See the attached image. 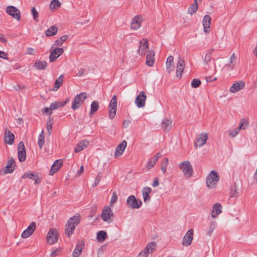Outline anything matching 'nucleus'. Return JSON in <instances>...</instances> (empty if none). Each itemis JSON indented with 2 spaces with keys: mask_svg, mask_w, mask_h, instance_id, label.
<instances>
[{
  "mask_svg": "<svg viewBox=\"0 0 257 257\" xmlns=\"http://www.w3.org/2000/svg\"><path fill=\"white\" fill-rule=\"evenodd\" d=\"M59 251V249H56L54 250H53L51 253V256H57V254H58V252Z\"/></svg>",
  "mask_w": 257,
  "mask_h": 257,
  "instance_id": "62",
  "label": "nucleus"
},
{
  "mask_svg": "<svg viewBox=\"0 0 257 257\" xmlns=\"http://www.w3.org/2000/svg\"><path fill=\"white\" fill-rule=\"evenodd\" d=\"M201 81L199 79H194L191 82V86L193 88H197L199 86Z\"/></svg>",
  "mask_w": 257,
  "mask_h": 257,
  "instance_id": "51",
  "label": "nucleus"
},
{
  "mask_svg": "<svg viewBox=\"0 0 257 257\" xmlns=\"http://www.w3.org/2000/svg\"><path fill=\"white\" fill-rule=\"evenodd\" d=\"M142 22V16L141 15L136 16L132 20L131 25V29L133 30L139 29L141 27Z\"/></svg>",
  "mask_w": 257,
  "mask_h": 257,
  "instance_id": "20",
  "label": "nucleus"
},
{
  "mask_svg": "<svg viewBox=\"0 0 257 257\" xmlns=\"http://www.w3.org/2000/svg\"><path fill=\"white\" fill-rule=\"evenodd\" d=\"M147 95L144 91H141L136 97L135 104L139 108H141L145 105Z\"/></svg>",
  "mask_w": 257,
  "mask_h": 257,
  "instance_id": "10",
  "label": "nucleus"
},
{
  "mask_svg": "<svg viewBox=\"0 0 257 257\" xmlns=\"http://www.w3.org/2000/svg\"><path fill=\"white\" fill-rule=\"evenodd\" d=\"M64 52L62 48L56 47L51 51L49 55V61L50 62H54L57 58L61 55Z\"/></svg>",
  "mask_w": 257,
  "mask_h": 257,
  "instance_id": "11",
  "label": "nucleus"
},
{
  "mask_svg": "<svg viewBox=\"0 0 257 257\" xmlns=\"http://www.w3.org/2000/svg\"><path fill=\"white\" fill-rule=\"evenodd\" d=\"M0 41L3 42V43H6L7 42L6 39L2 34H0Z\"/></svg>",
  "mask_w": 257,
  "mask_h": 257,
  "instance_id": "63",
  "label": "nucleus"
},
{
  "mask_svg": "<svg viewBox=\"0 0 257 257\" xmlns=\"http://www.w3.org/2000/svg\"><path fill=\"white\" fill-rule=\"evenodd\" d=\"M109 118L110 119H113L115 116L117 109V100L116 95L113 96L111 99L109 105Z\"/></svg>",
  "mask_w": 257,
  "mask_h": 257,
  "instance_id": "8",
  "label": "nucleus"
},
{
  "mask_svg": "<svg viewBox=\"0 0 257 257\" xmlns=\"http://www.w3.org/2000/svg\"><path fill=\"white\" fill-rule=\"evenodd\" d=\"M156 243L155 242H151L147 244L145 249L140 253V254L143 257H147L149 253H152L156 249Z\"/></svg>",
  "mask_w": 257,
  "mask_h": 257,
  "instance_id": "17",
  "label": "nucleus"
},
{
  "mask_svg": "<svg viewBox=\"0 0 257 257\" xmlns=\"http://www.w3.org/2000/svg\"><path fill=\"white\" fill-rule=\"evenodd\" d=\"M152 189L149 187H144L142 190L143 200L145 202H148L150 200L149 194L151 192Z\"/></svg>",
  "mask_w": 257,
  "mask_h": 257,
  "instance_id": "32",
  "label": "nucleus"
},
{
  "mask_svg": "<svg viewBox=\"0 0 257 257\" xmlns=\"http://www.w3.org/2000/svg\"><path fill=\"white\" fill-rule=\"evenodd\" d=\"M198 5L197 0H194V3L188 8L187 12L190 15L194 14L198 10Z\"/></svg>",
  "mask_w": 257,
  "mask_h": 257,
  "instance_id": "36",
  "label": "nucleus"
},
{
  "mask_svg": "<svg viewBox=\"0 0 257 257\" xmlns=\"http://www.w3.org/2000/svg\"><path fill=\"white\" fill-rule=\"evenodd\" d=\"M193 231L192 230H189L182 240V244L184 246H187L191 244L193 240Z\"/></svg>",
  "mask_w": 257,
  "mask_h": 257,
  "instance_id": "21",
  "label": "nucleus"
},
{
  "mask_svg": "<svg viewBox=\"0 0 257 257\" xmlns=\"http://www.w3.org/2000/svg\"><path fill=\"white\" fill-rule=\"evenodd\" d=\"M61 101H55L52 103L50 105V110L57 109L59 107H63Z\"/></svg>",
  "mask_w": 257,
  "mask_h": 257,
  "instance_id": "49",
  "label": "nucleus"
},
{
  "mask_svg": "<svg viewBox=\"0 0 257 257\" xmlns=\"http://www.w3.org/2000/svg\"><path fill=\"white\" fill-rule=\"evenodd\" d=\"M168 164V159L167 158H164L161 167V169L163 173H165L166 172Z\"/></svg>",
  "mask_w": 257,
  "mask_h": 257,
  "instance_id": "46",
  "label": "nucleus"
},
{
  "mask_svg": "<svg viewBox=\"0 0 257 257\" xmlns=\"http://www.w3.org/2000/svg\"><path fill=\"white\" fill-rule=\"evenodd\" d=\"M80 221L79 215H75L69 218L65 225V233L67 236L69 237L72 235L75 230V227Z\"/></svg>",
  "mask_w": 257,
  "mask_h": 257,
  "instance_id": "1",
  "label": "nucleus"
},
{
  "mask_svg": "<svg viewBox=\"0 0 257 257\" xmlns=\"http://www.w3.org/2000/svg\"><path fill=\"white\" fill-rule=\"evenodd\" d=\"M27 53L29 55H33L35 53V49L32 47L28 48L27 49Z\"/></svg>",
  "mask_w": 257,
  "mask_h": 257,
  "instance_id": "56",
  "label": "nucleus"
},
{
  "mask_svg": "<svg viewBox=\"0 0 257 257\" xmlns=\"http://www.w3.org/2000/svg\"><path fill=\"white\" fill-rule=\"evenodd\" d=\"M208 139V134L206 133H202L198 135L196 140V143L195 144L196 147H201L206 143Z\"/></svg>",
  "mask_w": 257,
  "mask_h": 257,
  "instance_id": "19",
  "label": "nucleus"
},
{
  "mask_svg": "<svg viewBox=\"0 0 257 257\" xmlns=\"http://www.w3.org/2000/svg\"><path fill=\"white\" fill-rule=\"evenodd\" d=\"M215 226H216V223L214 221H212L210 222L209 228L208 231L209 234H211L213 232L214 229L215 228Z\"/></svg>",
  "mask_w": 257,
  "mask_h": 257,
  "instance_id": "53",
  "label": "nucleus"
},
{
  "mask_svg": "<svg viewBox=\"0 0 257 257\" xmlns=\"http://www.w3.org/2000/svg\"><path fill=\"white\" fill-rule=\"evenodd\" d=\"M159 185V178L156 177L154 178V181L152 184V186L154 187H156Z\"/></svg>",
  "mask_w": 257,
  "mask_h": 257,
  "instance_id": "59",
  "label": "nucleus"
},
{
  "mask_svg": "<svg viewBox=\"0 0 257 257\" xmlns=\"http://www.w3.org/2000/svg\"><path fill=\"white\" fill-rule=\"evenodd\" d=\"M253 54L256 58H257V45L254 48V50L253 51Z\"/></svg>",
  "mask_w": 257,
  "mask_h": 257,
  "instance_id": "64",
  "label": "nucleus"
},
{
  "mask_svg": "<svg viewBox=\"0 0 257 257\" xmlns=\"http://www.w3.org/2000/svg\"><path fill=\"white\" fill-rule=\"evenodd\" d=\"M63 164L62 160H56L52 165L51 170L49 172L50 175H53L56 172L60 170Z\"/></svg>",
  "mask_w": 257,
  "mask_h": 257,
  "instance_id": "25",
  "label": "nucleus"
},
{
  "mask_svg": "<svg viewBox=\"0 0 257 257\" xmlns=\"http://www.w3.org/2000/svg\"><path fill=\"white\" fill-rule=\"evenodd\" d=\"M35 181L36 184H39L41 182V179L36 174L34 177L33 179Z\"/></svg>",
  "mask_w": 257,
  "mask_h": 257,
  "instance_id": "61",
  "label": "nucleus"
},
{
  "mask_svg": "<svg viewBox=\"0 0 257 257\" xmlns=\"http://www.w3.org/2000/svg\"><path fill=\"white\" fill-rule=\"evenodd\" d=\"M117 199V196L116 193L115 192H113L112 193L111 200H110L111 204H113V203H115Z\"/></svg>",
  "mask_w": 257,
  "mask_h": 257,
  "instance_id": "55",
  "label": "nucleus"
},
{
  "mask_svg": "<svg viewBox=\"0 0 257 257\" xmlns=\"http://www.w3.org/2000/svg\"><path fill=\"white\" fill-rule=\"evenodd\" d=\"M15 136L14 135L10 132L7 128H5L4 134V142L6 144L11 145L14 143Z\"/></svg>",
  "mask_w": 257,
  "mask_h": 257,
  "instance_id": "22",
  "label": "nucleus"
},
{
  "mask_svg": "<svg viewBox=\"0 0 257 257\" xmlns=\"http://www.w3.org/2000/svg\"><path fill=\"white\" fill-rule=\"evenodd\" d=\"M222 206L220 203H216L212 206L211 216L212 218L217 217L222 212Z\"/></svg>",
  "mask_w": 257,
  "mask_h": 257,
  "instance_id": "24",
  "label": "nucleus"
},
{
  "mask_svg": "<svg viewBox=\"0 0 257 257\" xmlns=\"http://www.w3.org/2000/svg\"><path fill=\"white\" fill-rule=\"evenodd\" d=\"M58 32V28L56 26H52L48 29L45 32V35L47 37L54 36Z\"/></svg>",
  "mask_w": 257,
  "mask_h": 257,
  "instance_id": "34",
  "label": "nucleus"
},
{
  "mask_svg": "<svg viewBox=\"0 0 257 257\" xmlns=\"http://www.w3.org/2000/svg\"><path fill=\"white\" fill-rule=\"evenodd\" d=\"M58 238L59 233L58 230L54 228H50L46 236L47 243L50 244H53L58 241Z\"/></svg>",
  "mask_w": 257,
  "mask_h": 257,
  "instance_id": "7",
  "label": "nucleus"
},
{
  "mask_svg": "<svg viewBox=\"0 0 257 257\" xmlns=\"http://www.w3.org/2000/svg\"><path fill=\"white\" fill-rule=\"evenodd\" d=\"M219 180V176L218 173L214 170L209 172L206 179L207 187L209 189L215 188Z\"/></svg>",
  "mask_w": 257,
  "mask_h": 257,
  "instance_id": "2",
  "label": "nucleus"
},
{
  "mask_svg": "<svg viewBox=\"0 0 257 257\" xmlns=\"http://www.w3.org/2000/svg\"><path fill=\"white\" fill-rule=\"evenodd\" d=\"M215 71H216V69L218 68L220 70H222L223 67H224V60L223 58H218L216 59V62L214 63Z\"/></svg>",
  "mask_w": 257,
  "mask_h": 257,
  "instance_id": "35",
  "label": "nucleus"
},
{
  "mask_svg": "<svg viewBox=\"0 0 257 257\" xmlns=\"http://www.w3.org/2000/svg\"><path fill=\"white\" fill-rule=\"evenodd\" d=\"M245 86V83L243 81H239L233 83L229 88L231 93H235L243 89Z\"/></svg>",
  "mask_w": 257,
  "mask_h": 257,
  "instance_id": "12",
  "label": "nucleus"
},
{
  "mask_svg": "<svg viewBox=\"0 0 257 257\" xmlns=\"http://www.w3.org/2000/svg\"><path fill=\"white\" fill-rule=\"evenodd\" d=\"M35 175L36 174H34L30 172H26L23 175V178H24V179L28 178V179L33 180V178H34V177H35Z\"/></svg>",
  "mask_w": 257,
  "mask_h": 257,
  "instance_id": "52",
  "label": "nucleus"
},
{
  "mask_svg": "<svg viewBox=\"0 0 257 257\" xmlns=\"http://www.w3.org/2000/svg\"><path fill=\"white\" fill-rule=\"evenodd\" d=\"M185 66V61L180 57H179L176 65V76L180 78Z\"/></svg>",
  "mask_w": 257,
  "mask_h": 257,
  "instance_id": "14",
  "label": "nucleus"
},
{
  "mask_svg": "<svg viewBox=\"0 0 257 257\" xmlns=\"http://www.w3.org/2000/svg\"><path fill=\"white\" fill-rule=\"evenodd\" d=\"M239 132L240 131L237 127H235L229 130L228 134L230 138H234L239 134Z\"/></svg>",
  "mask_w": 257,
  "mask_h": 257,
  "instance_id": "45",
  "label": "nucleus"
},
{
  "mask_svg": "<svg viewBox=\"0 0 257 257\" xmlns=\"http://www.w3.org/2000/svg\"><path fill=\"white\" fill-rule=\"evenodd\" d=\"M45 143V136L44 135V131H42L39 136L38 144L39 147L41 149Z\"/></svg>",
  "mask_w": 257,
  "mask_h": 257,
  "instance_id": "44",
  "label": "nucleus"
},
{
  "mask_svg": "<svg viewBox=\"0 0 257 257\" xmlns=\"http://www.w3.org/2000/svg\"><path fill=\"white\" fill-rule=\"evenodd\" d=\"M18 154L19 160L21 162H24L26 159V153L24 144L22 142L19 144Z\"/></svg>",
  "mask_w": 257,
  "mask_h": 257,
  "instance_id": "18",
  "label": "nucleus"
},
{
  "mask_svg": "<svg viewBox=\"0 0 257 257\" xmlns=\"http://www.w3.org/2000/svg\"><path fill=\"white\" fill-rule=\"evenodd\" d=\"M211 19L210 17L206 15L204 16L203 19V31L205 34H207L210 32V26Z\"/></svg>",
  "mask_w": 257,
  "mask_h": 257,
  "instance_id": "23",
  "label": "nucleus"
},
{
  "mask_svg": "<svg viewBox=\"0 0 257 257\" xmlns=\"http://www.w3.org/2000/svg\"><path fill=\"white\" fill-rule=\"evenodd\" d=\"M179 168L185 176L190 177L192 176L193 168L189 161H185L181 162L179 164Z\"/></svg>",
  "mask_w": 257,
  "mask_h": 257,
  "instance_id": "3",
  "label": "nucleus"
},
{
  "mask_svg": "<svg viewBox=\"0 0 257 257\" xmlns=\"http://www.w3.org/2000/svg\"><path fill=\"white\" fill-rule=\"evenodd\" d=\"M16 163L14 159H10L7 163V165L5 167L4 172L5 174L11 173L15 169Z\"/></svg>",
  "mask_w": 257,
  "mask_h": 257,
  "instance_id": "26",
  "label": "nucleus"
},
{
  "mask_svg": "<svg viewBox=\"0 0 257 257\" xmlns=\"http://www.w3.org/2000/svg\"><path fill=\"white\" fill-rule=\"evenodd\" d=\"M172 121L169 119H164L162 122V127L164 130L169 131L171 128Z\"/></svg>",
  "mask_w": 257,
  "mask_h": 257,
  "instance_id": "42",
  "label": "nucleus"
},
{
  "mask_svg": "<svg viewBox=\"0 0 257 257\" xmlns=\"http://www.w3.org/2000/svg\"><path fill=\"white\" fill-rule=\"evenodd\" d=\"M6 12L10 16L18 21L21 19L20 11L14 6H9L6 8Z\"/></svg>",
  "mask_w": 257,
  "mask_h": 257,
  "instance_id": "9",
  "label": "nucleus"
},
{
  "mask_svg": "<svg viewBox=\"0 0 257 257\" xmlns=\"http://www.w3.org/2000/svg\"><path fill=\"white\" fill-rule=\"evenodd\" d=\"M130 123V120L128 119H125L123 121V127L124 128H126L128 126Z\"/></svg>",
  "mask_w": 257,
  "mask_h": 257,
  "instance_id": "60",
  "label": "nucleus"
},
{
  "mask_svg": "<svg viewBox=\"0 0 257 257\" xmlns=\"http://www.w3.org/2000/svg\"><path fill=\"white\" fill-rule=\"evenodd\" d=\"M68 37V36L67 35L62 36L55 41L53 46L58 47L61 46L63 43L67 39Z\"/></svg>",
  "mask_w": 257,
  "mask_h": 257,
  "instance_id": "40",
  "label": "nucleus"
},
{
  "mask_svg": "<svg viewBox=\"0 0 257 257\" xmlns=\"http://www.w3.org/2000/svg\"><path fill=\"white\" fill-rule=\"evenodd\" d=\"M158 161V157H154L152 159H150L148 162L147 166V168L148 169H150L152 168L155 164L156 163V162Z\"/></svg>",
  "mask_w": 257,
  "mask_h": 257,
  "instance_id": "48",
  "label": "nucleus"
},
{
  "mask_svg": "<svg viewBox=\"0 0 257 257\" xmlns=\"http://www.w3.org/2000/svg\"><path fill=\"white\" fill-rule=\"evenodd\" d=\"M31 12L33 15V19L37 22L38 21V17H39V13L37 12V11L36 10L35 7H33L31 9Z\"/></svg>",
  "mask_w": 257,
  "mask_h": 257,
  "instance_id": "50",
  "label": "nucleus"
},
{
  "mask_svg": "<svg viewBox=\"0 0 257 257\" xmlns=\"http://www.w3.org/2000/svg\"><path fill=\"white\" fill-rule=\"evenodd\" d=\"M90 106L91 108L90 114H92L98 110L99 107V104L97 101H93L92 102Z\"/></svg>",
  "mask_w": 257,
  "mask_h": 257,
  "instance_id": "47",
  "label": "nucleus"
},
{
  "mask_svg": "<svg viewBox=\"0 0 257 257\" xmlns=\"http://www.w3.org/2000/svg\"><path fill=\"white\" fill-rule=\"evenodd\" d=\"M140 46L138 50V53L141 56L145 55L148 48V42L146 39H143L140 41Z\"/></svg>",
  "mask_w": 257,
  "mask_h": 257,
  "instance_id": "16",
  "label": "nucleus"
},
{
  "mask_svg": "<svg viewBox=\"0 0 257 257\" xmlns=\"http://www.w3.org/2000/svg\"><path fill=\"white\" fill-rule=\"evenodd\" d=\"M248 126V121L244 118H242L239 123V125L237 128L240 131L241 130H246Z\"/></svg>",
  "mask_w": 257,
  "mask_h": 257,
  "instance_id": "38",
  "label": "nucleus"
},
{
  "mask_svg": "<svg viewBox=\"0 0 257 257\" xmlns=\"http://www.w3.org/2000/svg\"><path fill=\"white\" fill-rule=\"evenodd\" d=\"M52 127V122L51 121V119H50L49 120H48L47 123V131L49 134H51Z\"/></svg>",
  "mask_w": 257,
  "mask_h": 257,
  "instance_id": "54",
  "label": "nucleus"
},
{
  "mask_svg": "<svg viewBox=\"0 0 257 257\" xmlns=\"http://www.w3.org/2000/svg\"><path fill=\"white\" fill-rule=\"evenodd\" d=\"M126 205L128 208L139 209L142 205V201L137 198L134 195L129 196L126 200Z\"/></svg>",
  "mask_w": 257,
  "mask_h": 257,
  "instance_id": "5",
  "label": "nucleus"
},
{
  "mask_svg": "<svg viewBox=\"0 0 257 257\" xmlns=\"http://www.w3.org/2000/svg\"><path fill=\"white\" fill-rule=\"evenodd\" d=\"M154 57H155V53L153 51H149L148 55L147 56V60H146V64L149 66L151 67L153 66L154 63Z\"/></svg>",
  "mask_w": 257,
  "mask_h": 257,
  "instance_id": "31",
  "label": "nucleus"
},
{
  "mask_svg": "<svg viewBox=\"0 0 257 257\" xmlns=\"http://www.w3.org/2000/svg\"><path fill=\"white\" fill-rule=\"evenodd\" d=\"M114 217V213L112 210L108 206H104L101 213V218L103 221L108 223L112 221Z\"/></svg>",
  "mask_w": 257,
  "mask_h": 257,
  "instance_id": "6",
  "label": "nucleus"
},
{
  "mask_svg": "<svg viewBox=\"0 0 257 257\" xmlns=\"http://www.w3.org/2000/svg\"><path fill=\"white\" fill-rule=\"evenodd\" d=\"M236 56L234 53H233L229 58L228 63L225 64L224 68L227 70H232L234 68V66L236 62Z\"/></svg>",
  "mask_w": 257,
  "mask_h": 257,
  "instance_id": "27",
  "label": "nucleus"
},
{
  "mask_svg": "<svg viewBox=\"0 0 257 257\" xmlns=\"http://www.w3.org/2000/svg\"><path fill=\"white\" fill-rule=\"evenodd\" d=\"M106 237V233L104 231H99L97 234V239L99 242H103L104 241Z\"/></svg>",
  "mask_w": 257,
  "mask_h": 257,
  "instance_id": "43",
  "label": "nucleus"
},
{
  "mask_svg": "<svg viewBox=\"0 0 257 257\" xmlns=\"http://www.w3.org/2000/svg\"><path fill=\"white\" fill-rule=\"evenodd\" d=\"M84 243L82 241L77 243V245L73 252L74 257H78L81 253Z\"/></svg>",
  "mask_w": 257,
  "mask_h": 257,
  "instance_id": "28",
  "label": "nucleus"
},
{
  "mask_svg": "<svg viewBox=\"0 0 257 257\" xmlns=\"http://www.w3.org/2000/svg\"><path fill=\"white\" fill-rule=\"evenodd\" d=\"M61 3L59 0H52L50 4V9L51 10H55L60 7Z\"/></svg>",
  "mask_w": 257,
  "mask_h": 257,
  "instance_id": "41",
  "label": "nucleus"
},
{
  "mask_svg": "<svg viewBox=\"0 0 257 257\" xmlns=\"http://www.w3.org/2000/svg\"><path fill=\"white\" fill-rule=\"evenodd\" d=\"M127 146V142L125 140H123L120 144L118 145L115 149L114 157L118 158L122 155Z\"/></svg>",
  "mask_w": 257,
  "mask_h": 257,
  "instance_id": "15",
  "label": "nucleus"
},
{
  "mask_svg": "<svg viewBox=\"0 0 257 257\" xmlns=\"http://www.w3.org/2000/svg\"><path fill=\"white\" fill-rule=\"evenodd\" d=\"M89 144V142L87 140H83L79 142L76 146L74 151L75 153H78L85 148H86Z\"/></svg>",
  "mask_w": 257,
  "mask_h": 257,
  "instance_id": "33",
  "label": "nucleus"
},
{
  "mask_svg": "<svg viewBox=\"0 0 257 257\" xmlns=\"http://www.w3.org/2000/svg\"><path fill=\"white\" fill-rule=\"evenodd\" d=\"M101 178V175L99 174L95 178L94 184L93 185V187H95L98 184Z\"/></svg>",
  "mask_w": 257,
  "mask_h": 257,
  "instance_id": "58",
  "label": "nucleus"
},
{
  "mask_svg": "<svg viewBox=\"0 0 257 257\" xmlns=\"http://www.w3.org/2000/svg\"><path fill=\"white\" fill-rule=\"evenodd\" d=\"M213 49L208 50L204 56L203 63L205 65H208L212 59V53Z\"/></svg>",
  "mask_w": 257,
  "mask_h": 257,
  "instance_id": "37",
  "label": "nucleus"
},
{
  "mask_svg": "<svg viewBox=\"0 0 257 257\" xmlns=\"http://www.w3.org/2000/svg\"><path fill=\"white\" fill-rule=\"evenodd\" d=\"M0 58H2L5 60H8V54L5 52L0 51Z\"/></svg>",
  "mask_w": 257,
  "mask_h": 257,
  "instance_id": "57",
  "label": "nucleus"
},
{
  "mask_svg": "<svg viewBox=\"0 0 257 257\" xmlns=\"http://www.w3.org/2000/svg\"><path fill=\"white\" fill-rule=\"evenodd\" d=\"M63 82V76L62 75H60V76L56 80L55 82V86L53 88L52 90L53 91H56L58 89L60 88L61 86L62 83Z\"/></svg>",
  "mask_w": 257,
  "mask_h": 257,
  "instance_id": "39",
  "label": "nucleus"
},
{
  "mask_svg": "<svg viewBox=\"0 0 257 257\" xmlns=\"http://www.w3.org/2000/svg\"><path fill=\"white\" fill-rule=\"evenodd\" d=\"M47 62L45 60H36L34 66L38 70H44L47 67Z\"/></svg>",
  "mask_w": 257,
  "mask_h": 257,
  "instance_id": "30",
  "label": "nucleus"
},
{
  "mask_svg": "<svg viewBox=\"0 0 257 257\" xmlns=\"http://www.w3.org/2000/svg\"><path fill=\"white\" fill-rule=\"evenodd\" d=\"M87 94L86 92H81L76 95L72 102V108L73 110H75L80 107L87 98Z\"/></svg>",
  "mask_w": 257,
  "mask_h": 257,
  "instance_id": "4",
  "label": "nucleus"
},
{
  "mask_svg": "<svg viewBox=\"0 0 257 257\" xmlns=\"http://www.w3.org/2000/svg\"><path fill=\"white\" fill-rule=\"evenodd\" d=\"M36 228V224L35 222L31 223L30 225L22 233L21 237L23 238H27L31 236L35 231Z\"/></svg>",
  "mask_w": 257,
  "mask_h": 257,
  "instance_id": "13",
  "label": "nucleus"
},
{
  "mask_svg": "<svg viewBox=\"0 0 257 257\" xmlns=\"http://www.w3.org/2000/svg\"><path fill=\"white\" fill-rule=\"evenodd\" d=\"M174 58L172 56H169L166 61V69L169 73L173 72L174 69Z\"/></svg>",
  "mask_w": 257,
  "mask_h": 257,
  "instance_id": "29",
  "label": "nucleus"
}]
</instances>
